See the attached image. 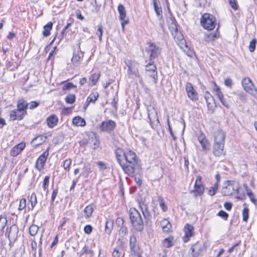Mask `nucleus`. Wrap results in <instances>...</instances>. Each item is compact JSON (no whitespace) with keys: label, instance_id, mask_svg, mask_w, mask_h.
Returning a JSON list of instances; mask_svg holds the SVG:
<instances>
[{"label":"nucleus","instance_id":"1","mask_svg":"<svg viewBox=\"0 0 257 257\" xmlns=\"http://www.w3.org/2000/svg\"><path fill=\"white\" fill-rule=\"evenodd\" d=\"M125 163L122 165L124 172L130 176H134L137 166V157L135 152L129 150L124 152Z\"/></svg>","mask_w":257,"mask_h":257},{"label":"nucleus","instance_id":"2","mask_svg":"<svg viewBox=\"0 0 257 257\" xmlns=\"http://www.w3.org/2000/svg\"><path fill=\"white\" fill-rule=\"evenodd\" d=\"M225 134L222 131L218 130L214 133V142L213 145L212 153L216 157L224 155L223 151Z\"/></svg>","mask_w":257,"mask_h":257},{"label":"nucleus","instance_id":"3","mask_svg":"<svg viewBox=\"0 0 257 257\" xmlns=\"http://www.w3.org/2000/svg\"><path fill=\"white\" fill-rule=\"evenodd\" d=\"M129 214L133 226L138 231H142L144 229V223L140 212L135 208H131L129 210Z\"/></svg>","mask_w":257,"mask_h":257},{"label":"nucleus","instance_id":"4","mask_svg":"<svg viewBox=\"0 0 257 257\" xmlns=\"http://www.w3.org/2000/svg\"><path fill=\"white\" fill-rule=\"evenodd\" d=\"M201 24L204 29L212 30L215 28L216 20L212 15L205 14L201 19Z\"/></svg>","mask_w":257,"mask_h":257},{"label":"nucleus","instance_id":"5","mask_svg":"<svg viewBox=\"0 0 257 257\" xmlns=\"http://www.w3.org/2000/svg\"><path fill=\"white\" fill-rule=\"evenodd\" d=\"M206 249L205 243L198 241L191 245L190 250L191 251L192 257H199L203 255Z\"/></svg>","mask_w":257,"mask_h":257},{"label":"nucleus","instance_id":"6","mask_svg":"<svg viewBox=\"0 0 257 257\" xmlns=\"http://www.w3.org/2000/svg\"><path fill=\"white\" fill-rule=\"evenodd\" d=\"M146 51L152 60L159 57L162 52V49L154 43H150L146 48Z\"/></svg>","mask_w":257,"mask_h":257},{"label":"nucleus","instance_id":"7","mask_svg":"<svg viewBox=\"0 0 257 257\" xmlns=\"http://www.w3.org/2000/svg\"><path fill=\"white\" fill-rule=\"evenodd\" d=\"M124 63L127 67V74L129 78H131L133 75L136 77H140V74L138 70V64L131 60H124Z\"/></svg>","mask_w":257,"mask_h":257},{"label":"nucleus","instance_id":"8","mask_svg":"<svg viewBox=\"0 0 257 257\" xmlns=\"http://www.w3.org/2000/svg\"><path fill=\"white\" fill-rule=\"evenodd\" d=\"M166 20L168 23V27L174 38L178 36L177 38L179 40L182 39L183 36L178 30V27L176 24L177 22L175 19L172 17H168Z\"/></svg>","mask_w":257,"mask_h":257},{"label":"nucleus","instance_id":"9","mask_svg":"<svg viewBox=\"0 0 257 257\" xmlns=\"http://www.w3.org/2000/svg\"><path fill=\"white\" fill-rule=\"evenodd\" d=\"M228 185L223 188L224 195H231L235 193H238V184L234 181H228Z\"/></svg>","mask_w":257,"mask_h":257},{"label":"nucleus","instance_id":"10","mask_svg":"<svg viewBox=\"0 0 257 257\" xmlns=\"http://www.w3.org/2000/svg\"><path fill=\"white\" fill-rule=\"evenodd\" d=\"M197 139L201 146L200 150L206 154L209 150L210 144L206 138L205 135L203 133H200L197 137Z\"/></svg>","mask_w":257,"mask_h":257},{"label":"nucleus","instance_id":"11","mask_svg":"<svg viewBox=\"0 0 257 257\" xmlns=\"http://www.w3.org/2000/svg\"><path fill=\"white\" fill-rule=\"evenodd\" d=\"M115 127V122L110 119L102 121L100 125L99 129L102 132H110L113 131Z\"/></svg>","mask_w":257,"mask_h":257},{"label":"nucleus","instance_id":"12","mask_svg":"<svg viewBox=\"0 0 257 257\" xmlns=\"http://www.w3.org/2000/svg\"><path fill=\"white\" fill-rule=\"evenodd\" d=\"M49 155V149H47L45 152L41 155L38 158L35 167L39 171L42 170L44 168L46 161Z\"/></svg>","mask_w":257,"mask_h":257},{"label":"nucleus","instance_id":"13","mask_svg":"<svg viewBox=\"0 0 257 257\" xmlns=\"http://www.w3.org/2000/svg\"><path fill=\"white\" fill-rule=\"evenodd\" d=\"M79 50L77 52L74 51L71 58V62L74 65L79 64L82 60L84 56V52L80 50V43L78 44Z\"/></svg>","mask_w":257,"mask_h":257},{"label":"nucleus","instance_id":"14","mask_svg":"<svg viewBox=\"0 0 257 257\" xmlns=\"http://www.w3.org/2000/svg\"><path fill=\"white\" fill-rule=\"evenodd\" d=\"M19 228L17 225H13L9 229H7L8 237L10 242L15 241L18 237Z\"/></svg>","mask_w":257,"mask_h":257},{"label":"nucleus","instance_id":"15","mask_svg":"<svg viewBox=\"0 0 257 257\" xmlns=\"http://www.w3.org/2000/svg\"><path fill=\"white\" fill-rule=\"evenodd\" d=\"M184 232L185 234L183 237V240L184 242H187L194 235V227L192 225L187 224L184 226Z\"/></svg>","mask_w":257,"mask_h":257},{"label":"nucleus","instance_id":"16","mask_svg":"<svg viewBox=\"0 0 257 257\" xmlns=\"http://www.w3.org/2000/svg\"><path fill=\"white\" fill-rule=\"evenodd\" d=\"M186 91L187 95L191 100L198 99V94L194 89L193 85L190 82H187L186 84Z\"/></svg>","mask_w":257,"mask_h":257},{"label":"nucleus","instance_id":"17","mask_svg":"<svg viewBox=\"0 0 257 257\" xmlns=\"http://www.w3.org/2000/svg\"><path fill=\"white\" fill-rule=\"evenodd\" d=\"M26 146L25 143L22 142L13 147L10 151V155L16 157L19 155L24 149Z\"/></svg>","mask_w":257,"mask_h":257},{"label":"nucleus","instance_id":"18","mask_svg":"<svg viewBox=\"0 0 257 257\" xmlns=\"http://www.w3.org/2000/svg\"><path fill=\"white\" fill-rule=\"evenodd\" d=\"M27 114V111H21L18 109L12 110L10 113V118L13 120H22Z\"/></svg>","mask_w":257,"mask_h":257},{"label":"nucleus","instance_id":"19","mask_svg":"<svg viewBox=\"0 0 257 257\" xmlns=\"http://www.w3.org/2000/svg\"><path fill=\"white\" fill-rule=\"evenodd\" d=\"M242 85L244 90L249 93L252 91L254 87L251 79L248 77L244 78L242 79Z\"/></svg>","mask_w":257,"mask_h":257},{"label":"nucleus","instance_id":"20","mask_svg":"<svg viewBox=\"0 0 257 257\" xmlns=\"http://www.w3.org/2000/svg\"><path fill=\"white\" fill-rule=\"evenodd\" d=\"M148 116L150 120V122H152L155 120L158 121L157 112H156L155 108L152 106L149 105L147 107Z\"/></svg>","mask_w":257,"mask_h":257},{"label":"nucleus","instance_id":"21","mask_svg":"<svg viewBox=\"0 0 257 257\" xmlns=\"http://www.w3.org/2000/svg\"><path fill=\"white\" fill-rule=\"evenodd\" d=\"M139 208L142 212L144 218L147 221L151 220V216L149 212L147 206L144 202L139 203Z\"/></svg>","mask_w":257,"mask_h":257},{"label":"nucleus","instance_id":"22","mask_svg":"<svg viewBox=\"0 0 257 257\" xmlns=\"http://www.w3.org/2000/svg\"><path fill=\"white\" fill-rule=\"evenodd\" d=\"M130 246L132 255H136L138 253V246L137 245L136 237L132 235L130 238Z\"/></svg>","mask_w":257,"mask_h":257},{"label":"nucleus","instance_id":"23","mask_svg":"<svg viewBox=\"0 0 257 257\" xmlns=\"http://www.w3.org/2000/svg\"><path fill=\"white\" fill-rule=\"evenodd\" d=\"M215 86L216 88L214 89V90L215 91L216 94L218 96V98H219V99L220 100V102H221L223 106H224L226 108H228L229 105L225 100V99L224 98L223 94L221 92L220 88L216 84Z\"/></svg>","mask_w":257,"mask_h":257},{"label":"nucleus","instance_id":"24","mask_svg":"<svg viewBox=\"0 0 257 257\" xmlns=\"http://www.w3.org/2000/svg\"><path fill=\"white\" fill-rule=\"evenodd\" d=\"M100 77V73H94L92 74L89 77L88 85L89 86H93L95 85L99 79Z\"/></svg>","mask_w":257,"mask_h":257},{"label":"nucleus","instance_id":"25","mask_svg":"<svg viewBox=\"0 0 257 257\" xmlns=\"http://www.w3.org/2000/svg\"><path fill=\"white\" fill-rule=\"evenodd\" d=\"M115 155L117 161L122 168V165L124 164V163L122 162V159H124V152L121 149H117L115 151Z\"/></svg>","mask_w":257,"mask_h":257},{"label":"nucleus","instance_id":"26","mask_svg":"<svg viewBox=\"0 0 257 257\" xmlns=\"http://www.w3.org/2000/svg\"><path fill=\"white\" fill-rule=\"evenodd\" d=\"M58 119L55 115H52L47 118V123L48 126L50 128H53L57 125Z\"/></svg>","mask_w":257,"mask_h":257},{"label":"nucleus","instance_id":"27","mask_svg":"<svg viewBox=\"0 0 257 257\" xmlns=\"http://www.w3.org/2000/svg\"><path fill=\"white\" fill-rule=\"evenodd\" d=\"M160 225L164 232H168L171 231L172 225L168 220L166 219L162 220L160 222Z\"/></svg>","mask_w":257,"mask_h":257},{"label":"nucleus","instance_id":"28","mask_svg":"<svg viewBox=\"0 0 257 257\" xmlns=\"http://www.w3.org/2000/svg\"><path fill=\"white\" fill-rule=\"evenodd\" d=\"M29 103L24 99H20L17 103V109L21 111H26V109L28 108Z\"/></svg>","mask_w":257,"mask_h":257},{"label":"nucleus","instance_id":"29","mask_svg":"<svg viewBox=\"0 0 257 257\" xmlns=\"http://www.w3.org/2000/svg\"><path fill=\"white\" fill-rule=\"evenodd\" d=\"M113 220L110 219H107L105 222V233L109 235L113 229Z\"/></svg>","mask_w":257,"mask_h":257},{"label":"nucleus","instance_id":"30","mask_svg":"<svg viewBox=\"0 0 257 257\" xmlns=\"http://www.w3.org/2000/svg\"><path fill=\"white\" fill-rule=\"evenodd\" d=\"M103 2H104V0H94V3L91 4L94 8V9L92 10V12L97 14L100 11L102 3Z\"/></svg>","mask_w":257,"mask_h":257},{"label":"nucleus","instance_id":"31","mask_svg":"<svg viewBox=\"0 0 257 257\" xmlns=\"http://www.w3.org/2000/svg\"><path fill=\"white\" fill-rule=\"evenodd\" d=\"M72 123L76 126H83L86 124L85 119L79 116H76L73 119Z\"/></svg>","mask_w":257,"mask_h":257},{"label":"nucleus","instance_id":"32","mask_svg":"<svg viewBox=\"0 0 257 257\" xmlns=\"http://www.w3.org/2000/svg\"><path fill=\"white\" fill-rule=\"evenodd\" d=\"M117 10L119 15V19L120 20H124V18H126V11L125 8L122 5L119 4L118 6Z\"/></svg>","mask_w":257,"mask_h":257},{"label":"nucleus","instance_id":"33","mask_svg":"<svg viewBox=\"0 0 257 257\" xmlns=\"http://www.w3.org/2000/svg\"><path fill=\"white\" fill-rule=\"evenodd\" d=\"M98 97H99V94L97 92H92L87 97L86 100L89 103H95V101L97 100Z\"/></svg>","mask_w":257,"mask_h":257},{"label":"nucleus","instance_id":"34","mask_svg":"<svg viewBox=\"0 0 257 257\" xmlns=\"http://www.w3.org/2000/svg\"><path fill=\"white\" fill-rule=\"evenodd\" d=\"M53 26V24L51 22H48L47 25L44 26V31L43 34L45 37H48L50 35V31L51 30Z\"/></svg>","mask_w":257,"mask_h":257},{"label":"nucleus","instance_id":"35","mask_svg":"<svg viewBox=\"0 0 257 257\" xmlns=\"http://www.w3.org/2000/svg\"><path fill=\"white\" fill-rule=\"evenodd\" d=\"M248 196L249 197L250 200L252 202H253L254 204H256L257 202V199L255 198L254 195L251 190L249 189L247 186L246 184L244 185Z\"/></svg>","mask_w":257,"mask_h":257},{"label":"nucleus","instance_id":"36","mask_svg":"<svg viewBox=\"0 0 257 257\" xmlns=\"http://www.w3.org/2000/svg\"><path fill=\"white\" fill-rule=\"evenodd\" d=\"M204 191V186H198L194 187V190L192 192L194 193L195 197H197V196H201L203 194Z\"/></svg>","mask_w":257,"mask_h":257},{"label":"nucleus","instance_id":"37","mask_svg":"<svg viewBox=\"0 0 257 257\" xmlns=\"http://www.w3.org/2000/svg\"><path fill=\"white\" fill-rule=\"evenodd\" d=\"M93 212V208L91 204L87 205L84 210V215L86 218H89Z\"/></svg>","mask_w":257,"mask_h":257},{"label":"nucleus","instance_id":"38","mask_svg":"<svg viewBox=\"0 0 257 257\" xmlns=\"http://www.w3.org/2000/svg\"><path fill=\"white\" fill-rule=\"evenodd\" d=\"M204 97L208 105L214 103V99L212 95L207 91L205 92Z\"/></svg>","mask_w":257,"mask_h":257},{"label":"nucleus","instance_id":"39","mask_svg":"<svg viewBox=\"0 0 257 257\" xmlns=\"http://www.w3.org/2000/svg\"><path fill=\"white\" fill-rule=\"evenodd\" d=\"M173 238H166L163 240V244L164 247H170L173 245Z\"/></svg>","mask_w":257,"mask_h":257},{"label":"nucleus","instance_id":"40","mask_svg":"<svg viewBox=\"0 0 257 257\" xmlns=\"http://www.w3.org/2000/svg\"><path fill=\"white\" fill-rule=\"evenodd\" d=\"M217 37L216 33H210L209 34H206L205 35L204 39L206 42H209L214 40Z\"/></svg>","mask_w":257,"mask_h":257},{"label":"nucleus","instance_id":"41","mask_svg":"<svg viewBox=\"0 0 257 257\" xmlns=\"http://www.w3.org/2000/svg\"><path fill=\"white\" fill-rule=\"evenodd\" d=\"M146 70L147 72H153L154 73V70H157V67L154 64L149 62L146 65Z\"/></svg>","mask_w":257,"mask_h":257},{"label":"nucleus","instance_id":"42","mask_svg":"<svg viewBox=\"0 0 257 257\" xmlns=\"http://www.w3.org/2000/svg\"><path fill=\"white\" fill-rule=\"evenodd\" d=\"M30 201L31 202V206L32 207V209H33L37 204V196L35 193H33L31 194Z\"/></svg>","mask_w":257,"mask_h":257},{"label":"nucleus","instance_id":"43","mask_svg":"<svg viewBox=\"0 0 257 257\" xmlns=\"http://www.w3.org/2000/svg\"><path fill=\"white\" fill-rule=\"evenodd\" d=\"M38 230V226L32 224L29 228V233L31 236H35L37 233Z\"/></svg>","mask_w":257,"mask_h":257},{"label":"nucleus","instance_id":"44","mask_svg":"<svg viewBox=\"0 0 257 257\" xmlns=\"http://www.w3.org/2000/svg\"><path fill=\"white\" fill-rule=\"evenodd\" d=\"M122 251V247L120 246L115 248L112 252L113 257H119Z\"/></svg>","mask_w":257,"mask_h":257},{"label":"nucleus","instance_id":"45","mask_svg":"<svg viewBox=\"0 0 257 257\" xmlns=\"http://www.w3.org/2000/svg\"><path fill=\"white\" fill-rule=\"evenodd\" d=\"M76 97L74 94H70L68 95L65 98V101L67 103L72 104L75 101Z\"/></svg>","mask_w":257,"mask_h":257},{"label":"nucleus","instance_id":"46","mask_svg":"<svg viewBox=\"0 0 257 257\" xmlns=\"http://www.w3.org/2000/svg\"><path fill=\"white\" fill-rule=\"evenodd\" d=\"M44 142L45 140H43L42 136H40L34 138L32 141V142L34 143L36 146L40 145Z\"/></svg>","mask_w":257,"mask_h":257},{"label":"nucleus","instance_id":"47","mask_svg":"<svg viewBox=\"0 0 257 257\" xmlns=\"http://www.w3.org/2000/svg\"><path fill=\"white\" fill-rule=\"evenodd\" d=\"M7 223V219L6 217L0 216V230H3Z\"/></svg>","mask_w":257,"mask_h":257},{"label":"nucleus","instance_id":"48","mask_svg":"<svg viewBox=\"0 0 257 257\" xmlns=\"http://www.w3.org/2000/svg\"><path fill=\"white\" fill-rule=\"evenodd\" d=\"M249 209L245 207L242 210V219L244 221L246 222L248 219Z\"/></svg>","mask_w":257,"mask_h":257},{"label":"nucleus","instance_id":"49","mask_svg":"<svg viewBox=\"0 0 257 257\" xmlns=\"http://www.w3.org/2000/svg\"><path fill=\"white\" fill-rule=\"evenodd\" d=\"M71 164V160L70 159H66L63 163V167L64 169L66 171H69L70 169V166Z\"/></svg>","mask_w":257,"mask_h":257},{"label":"nucleus","instance_id":"50","mask_svg":"<svg viewBox=\"0 0 257 257\" xmlns=\"http://www.w3.org/2000/svg\"><path fill=\"white\" fill-rule=\"evenodd\" d=\"M159 202L160 206L161 207L164 212H166L168 209L167 205L165 204V202L162 198H159Z\"/></svg>","mask_w":257,"mask_h":257},{"label":"nucleus","instance_id":"51","mask_svg":"<svg viewBox=\"0 0 257 257\" xmlns=\"http://www.w3.org/2000/svg\"><path fill=\"white\" fill-rule=\"evenodd\" d=\"M148 75L153 79L154 83H157L158 80V75L157 70H154V74L153 72H147Z\"/></svg>","mask_w":257,"mask_h":257},{"label":"nucleus","instance_id":"52","mask_svg":"<svg viewBox=\"0 0 257 257\" xmlns=\"http://www.w3.org/2000/svg\"><path fill=\"white\" fill-rule=\"evenodd\" d=\"M217 215L223 218L224 220H227L228 217V214L223 210L219 211Z\"/></svg>","mask_w":257,"mask_h":257},{"label":"nucleus","instance_id":"53","mask_svg":"<svg viewBox=\"0 0 257 257\" xmlns=\"http://www.w3.org/2000/svg\"><path fill=\"white\" fill-rule=\"evenodd\" d=\"M26 199L25 198H23L20 200V204L19 206V210H22L24 209L26 206Z\"/></svg>","mask_w":257,"mask_h":257},{"label":"nucleus","instance_id":"54","mask_svg":"<svg viewBox=\"0 0 257 257\" xmlns=\"http://www.w3.org/2000/svg\"><path fill=\"white\" fill-rule=\"evenodd\" d=\"M202 177L200 176H197L196 178V180L195 181V184H194V187H198V186H204L202 182Z\"/></svg>","mask_w":257,"mask_h":257},{"label":"nucleus","instance_id":"55","mask_svg":"<svg viewBox=\"0 0 257 257\" xmlns=\"http://www.w3.org/2000/svg\"><path fill=\"white\" fill-rule=\"evenodd\" d=\"M256 40L255 39L252 40L249 43V50L251 52L254 51L255 48Z\"/></svg>","mask_w":257,"mask_h":257},{"label":"nucleus","instance_id":"56","mask_svg":"<svg viewBox=\"0 0 257 257\" xmlns=\"http://www.w3.org/2000/svg\"><path fill=\"white\" fill-rule=\"evenodd\" d=\"M126 232H127L126 227L121 226V227L119 230L118 234L120 237H123V236H125Z\"/></svg>","mask_w":257,"mask_h":257},{"label":"nucleus","instance_id":"57","mask_svg":"<svg viewBox=\"0 0 257 257\" xmlns=\"http://www.w3.org/2000/svg\"><path fill=\"white\" fill-rule=\"evenodd\" d=\"M91 254V255H93V251L91 249H88V247L86 246H85L82 250V252H81V254Z\"/></svg>","mask_w":257,"mask_h":257},{"label":"nucleus","instance_id":"58","mask_svg":"<svg viewBox=\"0 0 257 257\" xmlns=\"http://www.w3.org/2000/svg\"><path fill=\"white\" fill-rule=\"evenodd\" d=\"M97 34L98 35L99 41H101L102 40V36L103 34V29L101 25H99L98 26Z\"/></svg>","mask_w":257,"mask_h":257},{"label":"nucleus","instance_id":"59","mask_svg":"<svg viewBox=\"0 0 257 257\" xmlns=\"http://www.w3.org/2000/svg\"><path fill=\"white\" fill-rule=\"evenodd\" d=\"M76 86H75L72 83L69 82L64 85L63 86V90L70 89L71 88H75Z\"/></svg>","mask_w":257,"mask_h":257},{"label":"nucleus","instance_id":"60","mask_svg":"<svg viewBox=\"0 0 257 257\" xmlns=\"http://www.w3.org/2000/svg\"><path fill=\"white\" fill-rule=\"evenodd\" d=\"M49 178H50L49 176H46L44 178V179L43 180V187L44 190H46L47 187L48 186Z\"/></svg>","mask_w":257,"mask_h":257},{"label":"nucleus","instance_id":"61","mask_svg":"<svg viewBox=\"0 0 257 257\" xmlns=\"http://www.w3.org/2000/svg\"><path fill=\"white\" fill-rule=\"evenodd\" d=\"M58 189H53L51 196V204H53L58 194Z\"/></svg>","mask_w":257,"mask_h":257},{"label":"nucleus","instance_id":"62","mask_svg":"<svg viewBox=\"0 0 257 257\" xmlns=\"http://www.w3.org/2000/svg\"><path fill=\"white\" fill-rule=\"evenodd\" d=\"M84 231L86 234H90L92 231V227L90 225H87L84 228Z\"/></svg>","mask_w":257,"mask_h":257},{"label":"nucleus","instance_id":"63","mask_svg":"<svg viewBox=\"0 0 257 257\" xmlns=\"http://www.w3.org/2000/svg\"><path fill=\"white\" fill-rule=\"evenodd\" d=\"M224 84L226 86L228 87H231L233 84L232 79L229 78L225 79L224 80Z\"/></svg>","mask_w":257,"mask_h":257},{"label":"nucleus","instance_id":"64","mask_svg":"<svg viewBox=\"0 0 257 257\" xmlns=\"http://www.w3.org/2000/svg\"><path fill=\"white\" fill-rule=\"evenodd\" d=\"M228 2L231 7L234 10L237 9V5L235 2V0H228Z\"/></svg>","mask_w":257,"mask_h":257}]
</instances>
